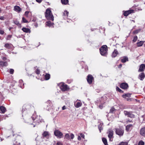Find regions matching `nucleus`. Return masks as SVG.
<instances>
[{
  "label": "nucleus",
  "mask_w": 145,
  "mask_h": 145,
  "mask_svg": "<svg viewBox=\"0 0 145 145\" xmlns=\"http://www.w3.org/2000/svg\"><path fill=\"white\" fill-rule=\"evenodd\" d=\"M140 30H141L140 29L135 30V31H133V33L134 34H137L138 32H139L140 31Z\"/></svg>",
  "instance_id": "obj_36"
},
{
  "label": "nucleus",
  "mask_w": 145,
  "mask_h": 145,
  "mask_svg": "<svg viewBox=\"0 0 145 145\" xmlns=\"http://www.w3.org/2000/svg\"><path fill=\"white\" fill-rule=\"evenodd\" d=\"M46 104L47 106V107L50 108L52 106V103L51 102V101L49 100L46 102Z\"/></svg>",
  "instance_id": "obj_21"
},
{
  "label": "nucleus",
  "mask_w": 145,
  "mask_h": 145,
  "mask_svg": "<svg viewBox=\"0 0 145 145\" xmlns=\"http://www.w3.org/2000/svg\"><path fill=\"white\" fill-rule=\"evenodd\" d=\"M107 47L106 45L103 46L100 49V52L102 56H106L107 54Z\"/></svg>",
  "instance_id": "obj_3"
},
{
  "label": "nucleus",
  "mask_w": 145,
  "mask_h": 145,
  "mask_svg": "<svg viewBox=\"0 0 145 145\" xmlns=\"http://www.w3.org/2000/svg\"><path fill=\"white\" fill-rule=\"evenodd\" d=\"M137 36H135L134 38L133 39V41L134 42H135L137 40Z\"/></svg>",
  "instance_id": "obj_40"
},
{
  "label": "nucleus",
  "mask_w": 145,
  "mask_h": 145,
  "mask_svg": "<svg viewBox=\"0 0 145 145\" xmlns=\"http://www.w3.org/2000/svg\"><path fill=\"white\" fill-rule=\"evenodd\" d=\"M22 30L24 32L26 33H30L31 32V31L30 29L28 28H26L25 27H23L22 29Z\"/></svg>",
  "instance_id": "obj_20"
},
{
  "label": "nucleus",
  "mask_w": 145,
  "mask_h": 145,
  "mask_svg": "<svg viewBox=\"0 0 145 145\" xmlns=\"http://www.w3.org/2000/svg\"><path fill=\"white\" fill-rule=\"evenodd\" d=\"M102 141L105 145H108L107 140L106 138H103Z\"/></svg>",
  "instance_id": "obj_31"
},
{
  "label": "nucleus",
  "mask_w": 145,
  "mask_h": 145,
  "mask_svg": "<svg viewBox=\"0 0 145 145\" xmlns=\"http://www.w3.org/2000/svg\"><path fill=\"white\" fill-rule=\"evenodd\" d=\"M116 90L117 91H118L120 92H122V91L121 89L119 87H117L116 88Z\"/></svg>",
  "instance_id": "obj_41"
},
{
  "label": "nucleus",
  "mask_w": 145,
  "mask_h": 145,
  "mask_svg": "<svg viewBox=\"0 0 145 145\" xmlns=\"http://www.w3.org/2000/svg\"><path fill=\"white\" fill-rule=\"evenodd\" d=\"M57 145H62V144L61 142H58L57 143Z\"/></svg>",
  "instance_id": "obj_48"
},
{
  "label": "nucleus",
  "mask_w": 145,
  "mask_h": 145,
  "mask_svg": "<svg viewBox=\"0 0 145 145\" xmlns=\"http://www.w3.org/2000/svg\"><path fill=\"white\" fill-rule=\"evenodd\" d=\"M50 134L48 132L45 131L42 134L43 137H46L47 138H48L50 137Z\"/></svg>",
  "instance_id": "obj_18"
},
{
  "label": "nucleus",
  "mask_w": 145,
  "mask_h": 145,
  "mask_svg": "<svg viewBox=\"0 0 145 145\" xmlns=\"http://www.w3.org/2000/svg\"><path fill=\"white\" fill-rule=\"evenodd\" d=\"M131 122V121H129V120H128V121H127V123H128V122Z\"/></svg>",
  "instance_id": "obj_61"
},
{
  "label": "nucleus",
  "mask_w": 145,
  "mask_h": 145,
  "mask_svg": "<svg viewBox=\"0 0 145 145\" xmlns=\"http://www.w3.org/2000/svg\"><path fill=\"white\" fill-rule=\"evenodd\" d=\"M109 133L108 137L109 138L110 141H112V138H113V131L112 130H109Z\"/></svg>",
  "instance_id": "obj_6"
},
{
  "label": "nucleus",
  "mask_w": 145,
  "mask_h": 145,
  "mask_svg": "<svg viewBox=\"0 0 145 145\" xmlns=\"http://www.w3.org/2000/svg\"><path fill=\"white\" fill-rule=\"evenodd\" d=\"M60 87L61 90L63 91H66L68 89L67 86L63 84H61Z\"/></svg>",
  "instance_id": "obj_9"
},
{
  "label": "nucleus",
  "mask_w": 145,
  "mask_h": 145,
  "mask_svg": "<svg viewBox=\"0 0 145 145\" xmlns=\"http://www.w3.org/2000/svg\"><path fill=\"white\" fill-rule=\"evenodd\" d=\"M66 109V107L65 106H64L62 107V109L63 110H64L65 109Z\"/></svg>",
  "instance_id": "obj_55"
},
{
  "label": "nucleus",
  "mask_w": 145,
  "mask_h": 145,
  "mask_svg": "<svg viewBox=\"0 0 145 145\" xmlns=\"http://www.w3.org/2000/svg\"><path fill=\"white\" fill-rule=\"evenodd\" d=\"M78 140H81V137L80 136H78Z\"/></svg>",
  "instance_id": "obj_54"
},
{
  "label": "nucleus",
  "mask_w": 145,
  "mask_h": 145,
  "mask_svg": "<svg viewBox=\"0 0 145 145\" xmlns=\"http://www.w3.org/2000/svg\"><path fill=\"white\" fill-rule=\"evenodd\" d=\"M8 65L7 61L3 62L0 61V67H3L5 66H7Z\"/></svg>",
  "instance_id": "obj_12"
},
{
  "label": "nucleus",
  "mask_w": 145,
  "mask_h": 145,
  "mask_svg": "<svg viewBox=\"0 0 145 145\" xmlns=\"http://www.w3.org/2000/svg\"><path fill=\"white\" fill-rule=\"evenodd\" d=\"M36 0L37 2H38V3H40L42 1V0Z\"/></svg>",
  "instance_id": "obj_53"
},
{
  "label": "nucleus",
  "mask_w": 145,
  "mask_h": 145,
  "mask_svg": "<svg viewBox=\"0 0 145 145\" xmlns=\"http://www.w3.org/2000/svg\"><path fill=\"white\" fill-rule=\"evenodd\" d=\"M14 23L16 25H18V26L19 27H21V24L19 23L18 21H15L14 22Z\"/></svg>",
  "instance_id": "obj_35"
},
{
  "label": "nucleus",
  "mask_w": 145,
  "mask_h": 145,
  "mask_svg": "<svg viewBox=\"0 0 145 145\" xmlns=\"http://www.w3.org/2000/svg\"><path fill=\"white\" fill-rule=\"evenodd\" d=\"M115 132L116 134L120 136H122L124 133L123 130L120 128H116Z\"/></svg>",
  "instance_id": "obj_4"
},
{
  "label": "nucleus",
  "mask_w": 145,
  "mask_h": 145,
  "mask_svg": "<svg viewBox=\"0 0 145 145\" xmlns=\"http://www.w3.org/2000/svg\"><path fill=\"white\" fill-rule=\"evenodd\" d=\"M131 96V94L130 93L124 94L122 95L123 98H125L127 97H130Z\"/></svg>",
  "instance_id": "obj_32"
},
{
  "label": "nucleus",
  "mask_w": 145,
  "mask_h": 145,
  "mask_svg": "<svg viewBox=\"0 0 145 145\" xmlns=\"http://www.w3.org/2000/svg\"><path fill=\"white\" fill-rule=\"evenodd\" d=\"M70 137L71 139H72L74 137V135L73 134H71L70 135Z\"/></svg>",
  "instance_id": "obj_47"
},
{
  "label": "nucleus",
  "mask_w": 145,
  "mask_h": 145,
  "mask_svg": "<svg viewBox=\"0 0 145 145\" xmlns=\"http://www.w3.org/2000/svg\"><path fill=\"white\" fill-rule=\"evenodd\" d=\"M128 57L126 56L124 57L123 58L121 59V61L123 63H124L126 62L127 61H128Z\"/></svg>",
  "instance_id": "obj_22"
},
{
  "label": "nucleus",
  "mask_w": 145,
  "mask_h": 145,
  "mask_svg": "<svg viewBox=\"0 0 145 145\" xmlns=\"http://www.w3.org/2000/svg\"><path fill=\"white\" fill-rule=\"evenodd\" d=\"M9 72L10 74H12L14 72V70L12 69H10Z\"/></svg>",
  "instance_id": "obj_43"
},
{
  "label": "nucleus",
  "mask_w": 145,
  "mask_h": 145,
  "mask_svg": "<svg viewBox=\"0 0 145 145\" xmlns=\"http://www.w3.org/2000/svg\"><path fill=\"white\" fill-rule=\"evenodd\" d=\"M54 134L56 136L59 138H61L63 135V134L61 132L57 130H56L54 131Z\"/></svg>",
  "instance_id": "obj_5"
},
{
  "label": "nucleus",
  "mask_w": 145,
  "mask_h": 145,
  "mask_svg": "<svg viewBox=\"0 0 145 145\" xmlns=\"http://www.w3.org/2000/svg\"><path fill=\"white\" fill-rule=\"evenodd\" d=\"M45 16L48 20H52V21L54 20L53 16L51 13V11L49 9H47L46 10Z\"/></svg>",
  "instance_id": "obj_2"
},
{
  "label": "nucleus",
  "mask_w": 145,
  "mask_h": 145,
  "mask_svg": "<svg viewBox=\"0 0 145 145\" xmlns=\"http://www.w3.org/2000/svg\"><path fill=\"white\" fill-rule=\"evenodd\" d=\"M2 59L3 60V61H5L6 60V59H7V58L6 57H3L2 58Z\"/></svg>",
  "instance_id": "obj_56"
},
{
  "label": "nucleus",
  "mask_w": 145,
  "mask_h": 145,
  "mask_svg": "<svg viewBox=\"0 0 145 145\" xmlns=\"http://www.w3.org/2000/svg\"><path fill=\"white\" fill-rule=\"evenodd\" d=\"M22 82V80H20V82L21 83V82Z\"/></svg>",
  "instance_id": "obj_62"
},
{
  "label": "nucleus",
  "mask_w": 145,
  "mask_h": 145,
  "mask_svg": "<svg viewBox=\"0 0 145 145\" xmlns=\"http://www.w3.org/2000/svg\"><path fill=\"white\" fill-rule=\"evenodd\" d=\"M29 13V12L28 11H26L25 12L24 15L27 17H28V14Z\"/></svg>",
  "instance_id": "obj_42"
},
{
  "label": "nucleus",
  "mask_w": 145,
  "mask_h": 145,
  "mask_svg": "<svg viewBox=\"0 0 145 145\" xmlns=\"http://www.w3.org/2000/svg\"><path fill=\"white\" fill-rule=\"evenodd\" d=\"M35 114H33L31 118H30L28 120H25V122L27 123H29L30 124H32L30 121L31 120L32 121H33L35 120H36L35 121H37L38 123H39L40 122H42L43 121V120L41 117L39 116H37V117H35Z\"/></svg>",
  "instance_id": "obj_1"
},
{
  "label": "nucleus",
  "mask_w": 145,
  "mask_h": 145,
  "mask_svg": "<svg viewBox=\"0 0 145 145\" xmlns=\"http://www.w3.org/2000/svg\"><path fill=\"white\" fill-rule=\"evenodd\" d=\"M36 21V19L35 18H33L32 20V21L35 22Z\"/></svg>",
  "instance_id": "obj_57"
},
{
  "label": "nucleus",
  "mask_w": 145,
  "mask_h": 145,
  "mask_svg": "<svg viewBox=\"0 0 145 145\" xmlns=\"http://www.w3.org/2000/svg\"><path fill=\"white\" fill-rule=\"evenodd\" d=\"M0 20H5V18L3 16H1L0 17Z\"/></svg>",
  "instance_id": "obj_49"
},
{
  "label": "nucleus",
  "mask_w": 145,
  "mask_h": 145,
  "mask_svg": "<svg viewBox=\"0 0 145 145\" xmlns=\"http://www.w3.org/2000/svg\"><path fill=\"white\" fill-rule=\"evenodd\" d=\"M124 114L125 116H127L128 117L133 118L134 117V115L132 114L131 112H128L125 111L124 112Z\"/></svg>",
  "instance_id": "obj_8"
},
{
  "label": "nucleus",
  "mask_w": 145,
  "mask_h": 145,
  "mask_svg": "<svg viewBox=\"0 0 145 145\" xmlns=\"http://www.w3.org/2000/svg\"><path fill=\"white\" fill-rule=\"evenodd\" d=\"M46 80H49L50 78V75L49 74H46L45 76Z\"/></svg>",
  "instance_id": "obj_30"
},
{
  "label": "nucleus",
  "mask_w": 145,
  "mask_h": 145,
  "mask_svg": "<svg viewBox=\"0 0 145 145\" xmlns=\"http://www.w3.org/2000/svg\"><path fill=\"white\" fill-rule=\"evenodd\" d=\"M118 54V51L116 50H114L112 53V57H116Z\"/></svg>",
  "instance_id": "obj_26"
},
{
  "label": "nucleus",
  "mask_w": 145,
  "mask_h": 145,
  "mask_svg": "<svg viewBox=\"0 0 145 145\" xmlns=\"http://www.w3.org/2000/svg\"><path fill=\"white\" fill-rule=\"evenodd\" d=\"M42 140V138H40V139L38 140V138H36V140L37 141L36 145H40V143Z\"/></svg>",
  "instance_id": "obj_27"
},
{
  "label": "nucleus",
  "mask_w": 145,
  "mask_h": 145,
  "mask_svg": "<svg viewBox=\"0 0 145 145\" xmlns=\"http://www.w3.org/2000/svg\"><path fill=\"white\" fill-rule=\"evenodd\" d=\"M145 77V74L144 72L141 73L139 75L138 78L141 80H142Z\"/></svg>",
  "instance_id": "obj_16"
},
{
  "label": "nucleus",
  "mask_w": 145,
  "mask_h": 145,
  "mask_svg": "<svg viewBox=\"0 0 145 145\" xmlns=\"http://www.w3.org/2000/svg\"><path fill=\"white\" fill-rule=\"evenodd\" d=\"M124 12L123 13V15L125 16H127L129 14L134 13V11L133 10H128L126 11H123Z\"/></svg>",
  "instance_id": "obj_10"
},
{
  "label": "nucleus",
  "mask_w": 145,
  "mask_h": 145,
  "mask_svg": "<svg viewBox=\"0 0 145 145\" xmlns=\"http://www.w3.org/2000/svg\"><path fill=\"white\" fill-rule=\"evenodd\" d=\"M134 125V124H129L127 125L126 127V130L127 131H129L131 130L132 127H133V125Z\"/></svg>",
  "instance_id": "obj_17"
},
{
  "label": "nucleus",
  "mask_w": 145,
  "mask_h": 145,
  "mask_svg": "<svg viewBox=\"0 0 145 145\" xmlns=\"http://www.w3.org/2000/svg\"><path fill=\"white\" fill-rule=\"evenodd\" d=\"M33 125H34L33 127H35V124H33Z\"/></svg>",
  "instance_id": "obj_64"
},
{
  "label": "nucleus",
  "mask_w": 145,
  "mask_h": 145,
  "mask_svg": "<svg viewBox=\"0 0 145 145\" xmlns=\"http://www.w3.org/2000/svg\"><path fill=\"white\" fill-rule=\"evenodd\" d=\"M118 145H128V143L126 142H122Z\"/></svg>",
  "instance_id": "obj_37"
},
{
  "label": "nucleus",
  "mask_w": 145,
  "mask_h": 145,
  "mask_svg": "<svg viewBox=\"0 0 145 145\" xmlns=\"http://www.w3.org/2000/svg\"><path fill=\"white\" fill-rule=\"evenodd\" d=\"M145 69V64H141L139 67V69L138 70L139 72L143 71Z\"/></svg>",
  "instance_id": "obj_11"
},
{
  "label": "nucleus",
  "mask_w": 145,
  "mask_h": 145,
  "mask_svg": "<svg viewBox=\"0 0 145 145\" xmlns=\"http://www.w3.org/2000/svg\"><path fill=\"white\" fill-rule=\"evenodd\" d=\"M69 14V12L65 10L63 12V16L64 19L66 18Z\"/></svg>",
  "instance_id": "obj_19"
},
{
  "label": "nucleus",
  "mask_w": 145,
  "mask_h": 145,
  "mask_svg": "<svg viewBox=\"0 0 145 145\" xmlns=\"http://www.w3.org/2000/svg\"><path fill=\"white\" fill-rule=\"evenodd\" d=\"M140 134L145 137V127L142 128L140 131Z\"/></svg>",
  "instance_id": "obj_14"
},
{
  "label": "nucleus",
  "mask_w": 145,
  "mask_h": 145,
  "mask_svg": "<svg viewBox=\"0 0 145 145\" xmlns=\"http://www.w3.org/2000/svg\"><path fill=\"white\" fill-rule=\"evenodd\" d=\"M144 143L142 140L140 141L138 144V145H144Z\"/></svg>",
  "instance_id": "obj_39"
},
{
  "label": "nucleus",
  "mask_w": 145,
  "mask_h": 145,
  "mask_svg": "<svg viewBox=\"0 0 145 145\" xmlns=\"http://www.w3.org/2000/svg\"><path fill=\"white\" fill-rule=\"evenodd\" d=\"M115 109L114 108H111V109L110 110V112H112L114 111Z\"/></svg>",
  "instance_id": "obj_52"
},
{
  "label": "nucleus",
  "mask_w": 145,
  "mask_h": 145,
  "mask_svg": "<svg viewBox=\"0 0 145 145\" xmlns=\"http://www.w3.org/2000/svg\"><path fill=\"white\" fill-rule=\"evenodd\" d=\"M5 47L8 48H10V44H6L5 45Z\"/></svg>",
  "instance_id": "obj_44"
},
{
  "label": "nucleus",
  "mask_w": 145,
  "mask_h": 145,
  "mask_svg": "<svg viewBox=\"0 0 145 145\" xmlns=\"http://www.w3.org/2000/svg\"><path fill=\"white\" fill-rule=\"evenodd\" d=\"M1 8H0V12H1Z\"/></svg>",
  "instance_id": "obj_63"
},
{
  "label": "nucleus",
  "mask_w": 145,
  "mask_h": 145,
  "mask_svg": "<svg viewBox=\"0 0 145 145\" xmlns=\"http://www.w3.org/2000/svg\"><path fill=\"white\" fill-rule=\"evenodd\" d=\"M6 111V108H5L3 106H1L0 107V111L1 113L3 114Z\"/></svg>",
  "instance_id": "obj_23"
},
{
  "label": "nucleus",
  "mask_w": 145,
  "mask_h": 145,
  "mask_svg": "<svg viewBox=\"0 0 145 145\" xmlns=\"http://www.w3.org/2000/svg\"><path fill=\"white\" fill-rule=\"evenodd\" d=\"M122 65L120 64L119 65L118 67L120 68H121L122 67Z\"/></svg>",
  "instance_id": "obj_58"
},
{
  "label": "nucleus",
  "mask_w": 145,
  "mask_h": 145,
  "mask_svg": "<svg viewBox=\"0 0 145 145\" xmlns=\"http://www.w3.org/2000/svg\"><path fill=\"white\" fill-rule=\"evenodd\" d=\"M12 36V35H8L7 37V40H9L11 38Z\"/></svg>",
  "instance_id": "obj_45"
},
{
  "label": "nucleus",
  "mask_w": 145,
  "mask_h": 145,
  "mask_svg": "<svg viewBox=\"0 0 145 145\" xmlns=\"http://www.w3.org/2000/svg\"><path fill=\"white\" fill-rule=\"evenodd\" d=\"M61 2L63 4L66 5L68 3V0H61Z\"/></svg>",
  "instance_id": "obj_29"
},
{
  "label": "nucleus",
  "mask_w": 145,
  "mask_h": 145,
  "mask_svg": "<svg viewBox=\"0 0 145 145\" xmlns=\"http://www.w3.org/2000/svg\"><path fill=\"white\" fill-rule=\"evenodd\" d=\"M99 107L100 108L102 109L103 107L102 106L100 105L99 106Z\"/></svg>",
  "instance_id": "obj_59"
},
{
  "label": "nucleus",
  "mask_w": 145,
  "mask_h": 145,
  "mask_svg": "<svg viewBox=\"0 0 145 145\" xmlns=\"http://www.w3.org/2000/svg\"><path fill=\"white\" fill-rule=\"evenodd\" d=\"M144 41H141L137 43V45L138 47H140L143 45Z\"/></svg>",
  "instance_id": "obj_24"
},
{
  "label": "nucleus",
  "mask_w": 145,
  "mask_h": 145,
  "mask_svg": "<svg viewBox=\"0 0 145 145\" xmlns=\"http://www.w3.org/2000/svg\"><path fill=\"white\" fill-rule=\"evenodd\" d=\"M93 79V78L92 75L89 74L87 78V81L88 83L89 84H91Z\"/></svg>",
  "instance_id": "obj_7"
},
{
  "label": "nucleus",
  "mask_w": 145,
  "mask_h": 145,
  "mask_svg": "<svg viewBox=\"0 0 145 145\" xmlns=\"http://www.w3.org/2000/svg\"><path fill=\"white\" fill-rule=\"evenodd\" d=\"M35 25L36 27H37L38 26V24H36Z\"/></svg>",
  "instance_id": "obj_60"
},
{
  "label": "nucleus",
  "mask_w": 145,
  "mask_h": 145,
  "mask_svg": "<svg viewBox=\"0 0 145 145\" xmlns=\"http://www.w3.org/2000/svg\"><path fill=\"white\" fill-rule=\"evenodd\" d=\"M80 136H81V137H82V138H84V135L83 134H82V133H80Z\"/></svg>",
  "instance_id": "obj_51"
},
{
  "label": "nucleus",
  "mask_w": 145,
  "mask_h": 145,
  "mask_svg": "<svg viewBox=\"0 0 145 145\" xmlns=\"http://www.w3.org/2000/svg\"><path fill=\"white\" fill-rule=\"evenodd\" d=\"M103 125V123H100V124L98 125V127L100 132H101V130L103 129V128L102 127Z\"/></svg>",
  "instance_id": "obj_33"
},
{
  "label": "nucleus",
  "mask_w": 145,
  "mask_h": 145,
  "mask_svg": "<svg viewBox=\"0 0 145 145\" xmlns=\"http://www.w3.org/2000/svg\"><path fill=\"white\" fill-rule=\"evenodd\" d=\"M70 137L68 133H67L65 135L64 138L69 140L70 139Z\"/></svg>",
  "instance_id": "obj_34"
},
{
  "label": "nucleus",
  "mask_w": 145,
  "mask_h": 145,
  "mask_svg": "<svg viewBox=\"0 0 145 145\" xmlns=\"http://www.w3.org/2000/svg\"><path fill=\"white\" fill-rule=\"evenodd\" d=\"M82 104L81 102H77L75 105V106L76 108H78L81 106Z\"/></svg>",
  "instance_id": "obj_28"
},
{
  "label": "nucleus",
  "mask_w": 145,
  "mask_h": 145,
  "mask_svg": "<svg viewBox=\"0 0 145 145\" xmlns=\"http://www.w3.org/2000/svg\"><path fill=\"white\" fill-rule=\"evenodd\" d=\"M35 72L37 74H39L40 73V71L38 69H37Z\"/></svg>",
  "instance_id": "obj_46"
},
{
  "label": "nucleus",
  "mask_w": 145,
  "mask_h": 145,
  "mask_svg": "<svg viewBox=\"0 0 145 145\" xmlns=\"http://www.w3.org/2000/svg\"><path fill=\"white\" fill-rule=\"evenodd\" d=\"M22 22L24 23H27L28 22V21L24 17H23L22 18Z\"/></svg>",
  "instance_id": "obj_38"
},
{
  "label": "nucleus",
  "mask_w": 145,
  "mask_h": 145,
  "mask_svg": "<svg viewBox=\"0 0 145 145\" xmlns=\"http://www.w3.org/2000/svg\"><path fill=\"white\" fill-rule=\"evenodd\" d=\"M128 84L125 83H122L120 85V87L123 89H126L128 88Z\"/></svg>",
  "instance_id": "obj_15"
},
{
  "label": "nucleus",
  "mask_w": 145,
  "mask_h": 145,
  "mask_svg": "<svg viewBox=\"0 0 145 145\" xmlns=\"http://www.w3.org/2000/svg\"><path fill=\"white\" fill-rule=\"evenodd\" d=\"M4 31L3 30L0 29V33L1 34L3 35L4 34Z\"/></svg>",
  "instance_id": "obj_50"
},
{
  "label": "nucleus",
  "mask_w": 145,
  "mask_h": 145,
  "mask_svg": "<svg viewBox=\"0 0 145 145\" xmlns=\"http://www.w3.org/2000/svg\"><path fill=\"white\" fill-rule=\"evenodd\" d=\"M14 10L18 13L20 12L22 10L21 8L19 6H15L14 7Z\"/></svg>",
  "instance_id": "obj_13"
},
{
  "label": "nucleus",
  "mask_w": 145,
  "mask_h": 145,
  "mask_svg": "<svg viewBox=\"0 0 145 145\" xmlns=\"http://www.w3.org/2000/svg\"><path fill=\"white\" fill-rule=\"evenodd\" d=\"M54 24L52 23L50 21H48L46 23V25L47 26H48L49 27H50L52 26Z\"/></svg>",
  "instance_id": "obj_25"
}]
</instances>
